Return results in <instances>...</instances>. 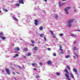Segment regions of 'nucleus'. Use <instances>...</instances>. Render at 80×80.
<instances>
[{"mask_svg":"<svg viewBox=\"0 0 80 80\" xmlns=\"http://www.w3.org/2000/svg\"><path fill=\"white\" fill-rule=\"evenodd\" d=\"M64 72L67 73V74L66 73L65 74V76L67 78V79L68 80H71V79L69 77V72H68L67 68H65Z\"/></svg>","mask_w":80,"mask_h":80,"instance_id":"nucleus-1","label":"nucleus"},{"mask_svg":"<svg viewBox=\"0 0 80 80\" xmlns=\"http://www.w3.org/2000/svg\"><path fill=\"white\" fill-rule=\"evenodd\" d=\"M75 19H72L69 20L68 21V26L69 27H71V26H72V23L73 22Z\"/></svg>","mask_w":80,"mask_h":80,"instance_id":"nucleus-2","label":"nucleus"},{"mask_svg":"<svg viewBox=\"0 0 80 80\" xmlns=\"http://www.w3.org/2000/svg\"><path fill=\"white\" fill-rule=\"evenodd\" d=\"M24 0H19V2L20 4H24V2H23Z\"/></svg>","mask_w":80,"mask_h":80,"instance_id":"nucleus-3","label":"nucleus"},{"mask_svg":"<svg viewBox=\"0 0 80 80\" xmlns=\"http://www.w3.org/2000/svg\"><path fill=\"white\" fill-rule=\"evenodd\" d=\"M6 71L7 72L8 75H10V70H9V69L8 68H7L6 69Z\"/></svg>","mask_w":80,"mask_h":80,"instance_id":"nucleus-4","label":"nucleus"},{"mask_svg":"<svg viewBox=\"0 0 80 80\" xmlns=\"http://www.w3.org/2000/svg\"><path fill=\"white\" fill-rule=\"evenodd\" d=\"M38 21L37 20V19H35V25H38Z\"/></svg>","mask_w":80,"mask_h":80,"instance_id":"nucleus-5","label":"nucleus"},{"mask_svg":"<svg viewBox=\"0 0 80 80\" xmlns=\"http://www.w3.org/2000/svg\"><path fill=\"white\" fill-rule=\"evenodd\" d=\"M58 3H59V5L60 7H61L62 6H63V5H65V3H63L62 4H61L60 2H59Z\"/></svg>","mask_w":80,"mask_h":80,"instance_id":"nucleus-6","label":"nucleus"},{"mask_svg":"<svg viewBox=\"0 0 80 80\" xmlns=\"http://www.w3.org/2000/svg\"><path fill=\"white\" fill-rule=\"evenodd\" d=\"M70 8H71V7H68L65 8V10L66 11H68Z\"/></svg>","mask_w":80,"mask_h":80,"instance_id":"nucleus-7","label":"nucleus"},{"mask_svg":"<svg viewBox=\"0 0 80 80\" xmlns=\"http://www.w3.org/2000/svg\"><path fill=\"white\" fill-rule=\"evenodd\" d=\"M14 51H18L20 50V48L18 47H16L14 49Z\"/></svg>","mask_w":80,"mask_h":80,"instance_id":"nucleus-8","label":"nucleus"},{"mask_svg":"<svg viewBox=\"0 0 80 80\" xmlns=\"http://www.w3.org/2000/svg\"><path fill=\"white\" fill-rule=\"evenodd\" d=\"M13 20H15V21H16V22H18V19H17V18H15V17H13Z\"/></svg>","mask_w":80,"mask_h":80,"instance_id":"nucleus-9","label":"nucleus"},{"mask_svg":"<svg viewBox=\"0 0 80 80\" xmlns=\"http://www.w3.org/2000/svg\"><path fill=\"white\" fill-rule=\"evenodd\" d=\"M47 63L48 65H52V64L51 61H48Z\"/></svg>","mask_w":80,"mask_h":80,"instance_id":"nucleus-10","label":"nucleus"},{"mask_svg":"<svg viewBox=\"0 0 80 80\" xmlns=\"http://www.w3.org/2000/svg\"><path fill=\"white\" fill-rule=\"evenodd\" d=\"M3 36H5V35L3 34V33L2 32H0V37L1 38L2 37H3Z\"/></svg>","mask_w":80,"mask_h":80,"instance_id":"nucleus-11","label":"nucleus"},{"mask_svg":"<svg viewBox=\"0 0 80 80\" xmlns=\"http://www.w3.org/2000/svg\"><path fill=\"white\" fill-rule=\"evenodd\" d=\"M39 29L40 30H42L43 29V26H41L40 28H39Z\"/></svg>","mask_w":80,"mask_h":80,"instance_id":"nucleus-12","label":"nucleus"},{"mask_svg":"<svg viewBox=\"0 0 80 80\" xmlns=\"http://www.w3.org/2000/svg\"><path fill=\"white\" fill-rule=\"evenodd\" d=\"M49 32L50 33H51L52 34V35H54V33H53V32L52 31L50 30Z\"/></svg>","mask_w":80,"mask_h":80,"instance_id":"nucleus-13","label":"nucleus"},{"mask_svg":"<svg viewBox=\"0 0 80 80\" xmlns=\"http://www.w3.org/2000/svg\"><path fill=\"white\" fill-rule=\"evenodd\" d=\"M34 50L35 51H37V50H38V48L37 47H35L34 48Z\"/></svg>","mask_w":80,"mask_h":80,"instance_id":"nucleus-14","label":"nucleus"},{"mask_svg":"<svg viewBox=\"0 0 80 80\" xmlns=\"http://www.w3.org/2000/svg\"><path fill=\"white\" fill-rule=\"evenodd\" d=\"M70 74L72 78H74V75H73V74H72V72H71Z\"/></svg>","mask_w":80,"mask_h":80,"instance_id":"nucleus-15","label":"nucleus"},{"mask_svg":"<svg viewBox=\"0 0 80 80\" xmlns=\"http://www.w3.org/2000/svg\"><path fill=\"white\" fill-rule=\"evenodd\" d=\"M1 38L2 39V40H5L6 39V38L3 36L1 37Z\"/></svg>","mask_w":80,"mask_h":80,"instance_id":"nucleus-16","label":"nucleus"},{"mask_svg":"<svg viewBox=\"0 0 80 80\" xmlns=\"http://www.w3.org/2000/svg\"><path fill=\"white\" fill-rule=\"evenodd\" d=\"M32 55V54L30 52H28L27 53V55L28 56H30Z\"/></svg>","mask_w":80,"mask_h":80,"instance_id":"nucleus-17","label":"nucleus"},{"mask_svg":"<svg viewBox=\"0 0 80 80\" xmlns=\"http://www.w3.org/2000/svg\"><path fill=\"white\" fill-rule=\"evenodd\" d=\"M73 50L75 51V50H78V49L76 47H74Z\"/></svg>","mask_w":80,"mask_h":80,"instance_id":"nucleus-18","label":"nucleus"},{"mask_svg":"<svg viewBox=\"0 0 80 80\" xmlns=\"http://www.w3.org/2000/svg\"><path fill=\"white\" fill-rule=\"evenodd\" d=\"M44 36V34H41L40 35V37H43Z\"/></svg>","mask_w":80,"mask_h":80,"instance_id":"nucleus-19","label":"nucleus"},{"mask_svg":"<svg viewBox=\"0 0 80 80\" xmlns=\"http://www.w3.org/2000/svg\"><path fill=\"white\" fill-rule=\"evenodd\" d=\"M55 17L56 18H57L58 17V16L57 14H55Z\"/></svg>","mask_w":80,"mask_h":80,"instance_id":"nucleus-20","label":"nucleus"},{"mask_svg":"<svg viewBox=\"0 0 80 80\" xmlns=\"http://www.w3.org/2000/svg\"><path fill=\"white\" fill-rule=\"evenodd\" d=\"M15 56H13L14 58H15L16 57H18V54H16Z\"/></svg>","mask_w":80,"mask_h":80,"instance_id":"nucleus-21","label":"nucleus"},{"mask_svg":"<svg viewBox=\"0 0 80 80\" xmlns=\"http://www.w3.org/2000/svg\"><path fill=\"white\" fill-rule=\"evenodd\" d=\"M73 72H77V70H76V69L75 68H74L73 69Z\"/></svg>","mask_w":80,"mask_h":80,"instance_id":"nucleus-22","label":"nucleus"},{"mask_svg":"<svg viewBox=\"0 0 80 80\" xmlns=\"http://www.w3.org/2000/svg\"><path fill=\"white\" fill-rule=\"evenodd\" d=\"M70 57V55H66V58H69V57Z\"/></svg>","mask_w":80,"mask_h":80,"instance_id":"nucleus-23","label":"nucleus"},{"mask_svg":"<svg viewBox=\"0 0 80 80\" xmlns=\"http://www.w3.org/2000/svg\"><path fill=\"white\" fill-rule=\"evenodd\" d=\"M67 67L68 70H70V67H69L68 66H67Z\"/></svg>","mask_w":80,"mask_h":80,"instance_id":"nucleus-24","label":"nucleus"},{"mask_svg":"<svg viewBox=\"0 0 80 80\" xmlns=\"http://www.w3.org/2000/svg\"><path fill=\"white\" fill-rule=\"evenodd\" d=\"M32 66H35L36 65H37V64L36 63H33L32 64Z\"/></svg>","mask_w":80,"mask_h":80,"instance_id":"nucleus-25","label":"nucleus"},{"mask_svg":"<svg viewBox=\"0 0 80 80\" xmlns=\"http://www.w3.org/2000/svg\"><path fill=\"white\" fill-rule=\"evenodd\" d=\"M74 55H76V56H77V58H78V55L77 54V53H74Z\"/></svg>","mask_w":80,"mask_h":80,"instance_id":"nucleus-26","label":"nucleus"},{"mask_svg":"<svg viewBox=\"0 0 80 80\" xmlns=\"http://www.w3.org/2000/svg\"><path fill=\"white\" fill-rule=\"evenodd\" d=\"M56 75H58V76H60V75L61 74L60 73H57L56 74Z\"/></svg>","mask_w":80,"mask_h":80,"instance_id":"nucleus-27","label":"nucleus"},{"mask_svg":"<svg viewBox=\"0 0 80 80\" xmlns=\"http://www.w3.org/2000/svg\"><path fill=\"white\" fill-rule=\"evenodd\" d=\"M59 50L60 51H61L62 52H63V50L62 49V48H60Z\"/></svg>","mask_w":80,"mask_h":80,"instance_id":"nucleus-28","label":"nucleus"},{"mask_svg":"<svg viewBox=\"0 0 80 80\" xmlns=\"http://www.w3.org/2000/svg\"><path fill=\"white\" fill-rule=\"evenodd\" d=\"M24 50L25 52H28V49L27 48H25Z\"/></svg>","mask_w":80,"mask_h":80,"instance_id":"nucleus-29","label":"nucleus"},{"mask_svg":"<svg viewBox=\"0 0 80 80\" xmlns=\"http://www.w3.org/2000/svg\"><path fill=\"white\" fill-rule=\"evenodd\" d=\"M39 65H41V66H42L43 65V63L41 62L39 63Z\"/></svg>","mask_w":80,"mask_h":80,"instance_id":"nucleus-30","label":"nucleus"},{"mask_svg":"<svg viewBox=\"0 0 80 80\" xmlns=\"http://www.w3.org/2000/svg\"><path fill=\"white\" fill-rule=\"evenodd\" d=\"M71 36H73V37H76V36H77V35L72 34L71 35Z\"/></svg>","mask_w":80,"mask_h":80,"instance_id":"nucleus-31","label":"nucleus"},{"mask_svg":"<svg viewBox=\"0 0 80 80\" xmlns=\"http://www.w3.org/2000/svg\"><path fill=\"white\" fill-rule=\"evenodd\" d=\"M16 5H17V7H19V6H20V4H19L18 3H16Z\"/></svg>","mask_w":80,"mask_h":80,"instance_id":"nucleus-32","label":"nucleus"},{"mask_svg":"<svg viewBox=\"0 0 80 80\" xmlns=\"http://www.w3.org/2000/svg\"><path fill=\"white\" fill-rule=\"evenodd\" d=\"M31 43H33L34 44V43H35V41H31Z\"/></svg>","mask_w":80,"mask_h":80,"instance_id":"nucleus-33","label":"nucleus"},{"mask_svg":"<svg viewBox=\"0 0 80 80\" xmlns=\"http://www.w3.org/2000/svg\"><path fill=\"white\" fill-rule=\"evenodd\" d=\"M63 34L62 33H61L60 34V37H62V36H63Z\"/></svg>","mask_w":80,"mask_h":80,"instance_id":"nucleus-34","label":"nucleus"},{"mask_svg":"<svg viewBox=\"0 0 80 80\" xmlns=\"http://www.w3.org/2000/svg\"><path fill=\"white\" fill-rule=\"evenodd\" d=\"M44 40L45 41V42H46V41H47V38H46V37H44Z\"/></svg>","mask_w":80,"mask_h":80,"instance_id":"nucleus-35","label":"nucleus"},{"mask_svg":"<svg viewBox=\"0 0 80 80\" xmlns=\"http://www.w3.org/2000/svg\"><path fill=\"white\" fill-rule=\"evenodd\" d=\"M36 77L37 78H39V76L37 75L36 76Z\"/></svg>","mask_w":80,"mask_h":80,"instance_id":"nucleus-36","label":"nucleus"},{"mask_svg":"<svg viewBox=\"0 0 80 80\" xmlns=\"http://www.w3.org/2000/svg\"><path fill=\"white\" fill-rule=\"evenodd\" d=\"M68 13H69V12L67 11H66V14H68Z\"/></svg>","mask_w":80,"mask_h":80,"instance_id":"nucleus-37","label":"nucleus"},{"mask_svg":"<svg viewBox=\"0 0 80 80\" xmlns=\"http://www.w3.org/2000/svg\"><path fill=\"white\" fill-rule=\"evenodd\" d=\"M64 53V52H60V54H63Z\"/></svg>","mask_w":80,"mask_h":80,"instance_id":"nucleus-38","label":"nucleus"},{"mask_svg":"<svg viewBox=\"0 0 80 80\" xmlns=\"http://www.w3.org/2000/svg\"><path fill=\"white\" fill-rule=\"evenodd\" d=\"M47 50H51V49H50V48H48Z\"/></svg>","mask_w":80,"mask_h":80,"instance_id":"nucleus-39","label":"nucleus"},{"mask_svg":"<svg viewBox=\"0 0 80 80\" xmlns=\"http://www.w3.org/2000/svg\"><path fill=\"white\" fill-rule=\"evenodd\" d=\"M75 73L76 75H77V74H78V72H77H77H75Z\"/></svg>","mask_w":80,"mask_h":80,"instance_id":"nucleus-40","label":"nucleus"},{"mask_svg":"<svg viewBox=\"0 0 80 80\" xmlns=\"http://www.w3.org/2000/svg\"><path fill=\"white\" fill-rule=\"evenodd\" d=\"M73 57L74 58V59L76 58V57H75V56H73Z\"/></svg>","mask_w":80,"mask_h":80,"instance_id":"nucleus-41","label":"nucleus"},{"mask_svg":"<svg viewBox=\"0 0 80 80\" xmlns=\"http://www.w3.org/2000/svg\"><path fill=\"white\" fill-rule=\"evenodd\" d=\"M53 56H54L55 57V56H56V54L55 53H54L53 54Z\"/></svg>","mask_w":80,"mask_h":80,"instance_id":"nucleus-42","label":"nucleus"},{"mask_svg":"<svg viewBox=\"0 0 80 80\" xmlns=\"http://www.w3.org/2000/svg\"><path fill=\"white\" fill-rule=\"evenodd\" d=\"M23 58H27V57H26V56H24Z\"/></svg>","mask_w":80,"mask_h":80,"instance_id":"nucleus-43","label":"nucleus"},{"mask_svg":"<svg viewBox=\"0 0 80 80\" xmlns=\"http://www.w3.org/2000/svg\"><path fill=\"white\" fill-rule=\"evenodd\" d=\"M77 43V42L76 41H75L74 42V44H75Z\"/></svg>","mask_w":80,"mask_h":80,"instance_id":"nucleus-44","label":"nucleus"},{"mask_svg":"<svg viewBox=\"0 0 80 80\" xmlns=\"http://www.w3.org/2000/svg\"><path fill=\"white\" fill-rule=\"evenodd\" d=\"M32 45L33 47H34V46H35V45H34V44H32Z\"/></svg>","mask_w":80,"mask_h":80,"instance_id":"nucleus-45","label":"nucleus"},{"mask_svg":"<svg viewBox=\"0 0 80 80\" xmlns=\"http://www.w3.org/2000/svg\"><path fill=\"white\" fill-rule=\"evenodd\" d=\"M33 70H37V69L36 68H34Z\"/></svg>","mask_w":80,"mask_h":80,"instance_id":"nucleus-46","label":"nucleus"},{"mask_svg":"<svg viewBox=\"0 0 80 80\" xmlns=\"http://www.w3.org/2000/svg\"><path fill=\"white\" fill-rule=\"evenodd\" d=\"M12 73H13V74H14V75L15 74V72H13Z\"/></svg>","mask_w":80,"mask_h":80,"instance_id":"nucleus-47","label":"nucleus"},{"mask_svg":"<svg viewBox=\"0 0 80 80\" xmlns=\"http://www.w3.org/2000/svg\"><path fill=\"white\" fill-rule=\"evenodd\" d=\"M53 38H56V37L55 36H53Z\"/></svg>","mask_w":80,"mask_h":80,"instance_id":"nucleus-48","label":"nucleus"},{"mask_svg":"<svg viewBox=\"0 0 80 80\" xmlns=\"http://www.w3.org/2000/svg\"><path fill=\"white\" fill-rule=\"evenodd\" d=\"M44 1H45V2H47V0H44Z\"/></svg>","mask_w":80,"mask_h":80,"instance_id":"nucleus-49","label":"nucleus"},{"mask_svg":"<svg viewBox=\"0 0 80 80\" xmlns=\"http://www.w3.org/2000/svg\"><path fill=\"white\" fill-rule=\"evenodd\" d=\"M75 31H80V30H75Z\"/></svg>","mask_w":80,"mask_h":80,"instance_id":"nucleus-50","label":"nucleus"},{"mask_svg":"<svg viewBox=\"0 0 80 80\" xmlns=\"http://www.w3.org/2000/svg\"><path fill=\"white\" fill-rule=\"evenodd\" d=\"M5 11H6V12H8V11L7 9H5Z\"/></svg>","mask_w":80,"mask_h":80,"instance_id":"nucleus-51","label":"nucleus"},{"mask_svg":"<svg viewBox=\"0 0 80 80\" xmlns=\"http://www.w3.org/2000/svg\"><path fill=\"white\" fill-rule=\"evenodd\" d=\"M66 0H62V1L63 2L64 1H66Z\"/></svg>","mask_w":80,"mask_h":80,"instance_id":"nucleus-52","label":"nucleus"},{"mask_svg":"<svg viewBox=\"0 0 80 80\" xmlns=\"http://www.w3.org/2000/svg\"><path fill=\"white\" fill-rule=\"evenodd\" d=\"M60 48H62V46L61 45L60 46Z\"/></svg>","mask_w":80,"mask_h":80,"instance_id":"nucleus-53","label":"nucleus"},{"mask_svg":"<svg viewBox=\"0 0 80 80\" xmlns=\"http://www.w3.org/2000/svg\"><path fill=\"white\" fill-rule=\"evenodd\" d=\"M1 12H2V11L0 10V13H1Z\"/></svg>","mask_w":80,"mask_h":80,"instance_id":"nucleus-54","label":"nucleus"},{"mask_svg":"<svg viewBox=\"0 0 80 80\" xmlns=\"http://www.w3.org/2000/svg\"><path fill=\"white\" fill-rule=\"evenodd\" d=\"M16 73H18V74H19V73H18V72H17Z\"/></svg>","mask_w":80,"mask_h":80,"instance_id":"nucleus-55","label":"nucleus"},{"mask_svg":"<svg viewBox=\"0 0 80 80\" xmlns=\"http://www.w3.org/2000/svg\"><path fill=\"white\" fill-rule=\"evenodd\" d=\"M12 45L13 46V45H14V44H12Z\"/></svg>","mask_w":80,"mask_h":80,"instance_id":"nucleus-56","label":"nucleus"},{"mask_svg":"<svg viewBox=\"0 0 80 80\" xmlns=\"http://www.w3.org/2000/svg\"><path fill=\"white\" fill-rule=\"evenodd\" d=\"M18 67H19V68H21V67H20V66H18Z\"/></svg>","mask_w":80,"mask_h":80,"instance_id":"nucleus-57","label":"nucleus"},{"mask_svg":"<svg viewBox=\"0 0 80 80\" xmlns=\"http://www.w3.org/2000/svg\"><path fill=\"white\" fill-rule=\"evenodd\" d=\"M11 68H12V69L13 70H14V68H12V67H11Z\"/></svg>","mask_w":80,"mask_h":80,"instance_id":"nucleus-58","label":"nucleus"},{"mask_svg":"<svg viewBox=\"0 0 80 80\" xmlns=\"http://www.w3.org/2000/svg\"><path fill=\"white\" fill-rule=\"evenodd\" d=\"M21 68V70H23V68Z\"/></svg>","mask_w":80,"mask_h":80,"instance_id":"nucleus-59","label":"nucleus"},{"mask_svg":"<svg viewBox=\"0 0 80 80\" xmlns=\"http://www.w3.org/2000/svg\"><path fill=\"white\" fill-rule=\"evenodd\" d=\"M15 78V80H16V78Z\"/></svg>","mask_w":80,"mask_h":80,"instance_id":"nucleus-60","label":"nucleus"},{"mask_svg":"<svg viewBox=\"0 0 80 80\" xmlns=\"http://www.w3.org/2000/svg\"><path fill=\"white\" fill-rule=\"evenodd\" d=\"M76 10H74V12H76Z\"/></svg>","mask_w":80,"mask_h":80,"instance_id":"nucleus-61","label":"nucleus"},{"mask_svg":"<svg viewBox=\"0 0 80 80\" xmlns=\"http://www.w3.org/2000/svg\"><path fill=\"white\" fill-rule=\"evenodd\" d=\"M2 72H3V70H2Z\"/></svg>","mask_w":80,"mask_h":80,"instance_id":"nucleus-62","label":"nucleus"},{"mask_svg":"<svg viewBox=\"0 0 80 80\" xmlns=\"http://www.w3.org/2000/svg\"><path fill=\"white\" fill-rule=\"evenodd\" d=\"M74 8H75V7H74Z\"/></svg>","mask_w":80,"mask_h":80,"instance_id":"nucleus-63","label":"nucleus"}]
</instances>
